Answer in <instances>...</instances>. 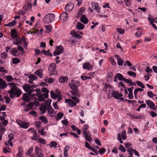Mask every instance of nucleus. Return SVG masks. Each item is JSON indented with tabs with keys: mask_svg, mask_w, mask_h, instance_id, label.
I'll list each match as a JSON object with an SVG mask.
<instances>
[{
	"mask_svg": "<svg viewBox=\"0 0 157 157\" xmlns=\"http://www.w3.org/2000/svg\"><path fill=\"white\" fill-rule=\"evenodd\" d=\"M8 85L11 87L8 93L9 94L11 99H14L15 97H19L22 94L21 90L16 86L15 83L10 82L8 83Z\"/></svg>",
	"mask_w": 157,
	"mask_h": 157,
	"instance_id": "f257e3e1",
	"label": "nucleus"
},
{
	"mask_svg": "<svg viewBox=\"0 0 157 157\" xmlns=\"http://www.w3.org/2000/svg\"><path fill=\"white\" fill-rule=\"evenodd\" d=\"M69 85L70 88L73 90H72L70 91V93L72 95L74 96L77 95L78 93V85H77L75 84L74 81H72L71 83H69Z\"/></svg>",
	"mask_w": 157,
	"mask_h": 157,
	"instance_id": "f03ea898",
	"label": "nucleus"
},
{
	"mask_svg": "<svg viewBox=\"0 0 157 157\" xmlns=\"http://www.w3.org/2000/svg\"><path fill=\"white\" fill-rule=\"evenodd\" d=\"M55 18V16L53 13H50L46 14L43 19V22L46 24H49L52 22Z\"/></svg>",
	"mask_w": 157,
	"mask_h": 157,
	"instance_id": "7ed1b4c3",
	"label": "nucleus"
},
{
	"mask_svg": "<svg viewBox=\"0 0 157 157\" xmlns=\"http://www.w3.org/2000/svg\"><path fill=\"white\" fill-rule=\"evenodd\" d=\"M30 86V85L28 84H25L23 86V88L25 91L27 92L30 96H31V94L34 90V89H31Z\"/></svg>",
	"mask_w": 157,
	"mask_h": 157,
	"instance_id": "20e7f679",
	"label": "nucleus"
},
{
	"mask_svg": "<svg viewBox=\"0 0 157 157\" xmlns=\"http://www.w3.org/2000/svg\"><path fill=\"white\" fill-rule=\"evenodd\" d=\"M17 123L20 127L23 128H27L29 126V124L27 122L18 120H16Z\"/></svg>",
	"mask_w": 157,
	"mask_h": 157,
	"instance_id": "39448f33",
	"label": "nucleus"
},
{
	"mask_svg": "<svg viewBox=\"0 0 157 157\" xmlns=\"http://www.w3.org/2000/svg\"><path fill=\"white\" fill-rule=\"evenodd\" d=\"M56 69V65L55 63H51L49 66L48 71L51 75H53L54 74L55 70Z\"/></svg>",
	"mask_w": 157,
	"mask_h": 157,
	"instance_id": "423d86ee",
	"label": "nucleus"
},
{
	"mask_svg": "<svg viewBox=\"0 0 157 157\" xmlns=\"http://www.w3.org/2000/svg\"><path fill=\"white\" fill-rule=\"evenodd\" d=\"M35 152L39 157H44V155L43 154L42 150L40 147L36 146L35 147Z\"/></svg>",
	"mask_w": 157,
	"mask_h": 157,
	"instance_id": "0eeeda50",
	"label": "nucleus"
},
{
	"mask_svg": "<svg viewBox=\"0 0 157 157\" xmlns=\"http://www.w3.org/2000/svg\"><path fill=\"white\" fill-rule=\"evenodd\" d=\"M146 103L150 109L154 110H156L155 104L152 101L149 100H147L146 101Z\"/></svg>",
	"mask_w": 157,
	"mask_h": 157,
	"instance_id": "6e6552de",
	"label": "nucleus"
},
{
	"mask_svg": "<svg viewBox=\"0 0 157 157\" xmlns=\"http://www.w3.org/2000/svg\"><path fill=\"white\" fill-rule=\"evenodd\" d=\"M10 52L13 56H18L20 55V52H19L17 48H12L10 51Z\"/></svg>",
	"mask_w": 157,
	"mask_h": 157,
	"instance_id": "1a4fd4ad",
	"label": "nucleus"
},
{
	"mask_svg": "<svg viewBox=\"0 0 157 157\" xmlns=\"http://www.w3.org/2000/svg\"><path fill=\"white\" fill-rule=\"evenodd\" d=\"M89 133H90V132L88 131H83V134L85 136L86 140L90 142L91 141L92 139L91 137V135L90 134L89 135Z\"/></svg>",
	"mask_w": 157,
	"mask_h": 157,
	"instance_id": "9d476101",
	"label": "nucleus"
},
{
	"mask_svg": "<svg viewBox=\"0 0 157 157\" xmlns=\"http://www.w3.org/2000/svg\"><path fill=\"white\" fill-rule=\"evenodd\" d=\"M83 68L84 69L91 71L93 67L91 66L89 62H85L83 64Z\"/></svg>",
	"mask_w": 157,
	"mask_h": 157,
	"instance_id": "9b49d317",
	"label": "nucleus"
},
{
	"mask_svg": "<svg viewBox=\"0 0 157 157\" xmlns=\"http://www.w3.org/2000/svg\"><path fill=\"white\" fill-rule=\"evenodd\" d=\"M68 15L67 13L66 12H63L59 17V18L62 22L66 21L68 18Z\"/></svg>",
	"mask_w": 157,
	"mask_h": 157,
	"instance_id": "f8f14e48",
	"label": "nucleus"
},
{
	"mask_svg": "<svg viewBox=\"0 0 157 157\" xmlns=\"http://www.w3.org/2000/svg\"><path fill=\"white\" fill-rule=\"evenodd\" d=\"M30 96L27 93H25L23 95L22 99L24 102H29L30 100Z\"/></svg>",
	"mask_w": 157,
	"mask_h": 157,
	"instance_id": "ddd939ff",
	"label": "nucleus"
},
{
	"mask_svg": "<svg viewBox=\"0 0 157 157\" xmlns=\"http://www.w3.org/2000/svg\"><path fill=\"white\" fill-rule=\"evenodd\" d=\"M114 56L117 58V63L118 66H122L124 63V60L120 58V56L118 55H115Z\"/></svg>",
	"mask_w": 157,
	"mask_h": 157,
	"instance_id": "4468645a",
	"label": "nucleus"
},
{
	"mask_svg": "<svg viewBox=\"0 0 157 157\" xmlns=\"http://www.w3.org/2000/svg\"><path fill=\"white\" fill-rule=\"evenodd\" d=\"M66 103H67L68 105L71 107H73L76 105V103L71 99H66Z\"/></svg>",
	"mask_w": 157,
	"mask_h": 157,
	"instance_id": "2eb2a0df",
	"label": "nucleus"
},
{
	"mask_svg": "<svg viewBox=\"0 0 157 157\" xmlns=\"http://www.w3.org/2000/svg\"><path fill=\"white\" fill-rule=\"evenodd\" d=\"M8 84L2 78H0V88L2 89H4L7 87Z\"/></svg>",
	"mask_w": 157,
	"mask_h": 157,
	"instance_id": "dca6fc26",
	"label": "nucleus"
},
{
	"mask_svg": "<svg viewBox=\"0 0 157 157\" xmlns=\"http://www.w3.org/2000/svg\"><path fill=\"white\" fill-rule=\"evenodd\" d=\"M74 5L72 3H67L65 7V10L66 11H71L73 8Z\"/></svg>",
	"mask_w": 157,
	"mask_h": 157,
	"instance_id": "f3484780",
	"label": "nucleus"
},
{
	"mask_svg": "<svg viewBox=\"0 0 157 157\" xmlns=\"http://www.w3.org/2000/svg\"><path fill=\"white\" fill-rule=\"evenodd\" d=\"M23 148L20 146L18 147V153L16 155V157H21L23 155Z\"/></svg>",
	"mask_w": 157,
	"mask_h": 157,
	"instance_id": "a211bd4d",
	"label": "nucleus"
},
{
	"mask_svg": "<svg viewBox=\"0 0 157 157\" xmlns=\"http://www.w3.org/2000/svg\"><path fill=\"white\" fill-rule=\"evenodd\" d=\"M48 107L46 106L44 104L41 105V106L39 108V110L42 111L41 114H42L46 113V110H47Z\"/></svg>",
	"mask_w": 157,
	"mask_h": 157,
	"instance_id": "6ab92c4d",
	"label": "nucleus"
},
{
	"mask_svg": "<svg viewBox=\"0 0 157 157\" xmlns=\"http://www.w3.org/2000/svg\"><path fill=\"white\" fill-rule=\"evenodd\" d=\"M43 71V69H39L36 71L35 72L34 74L38 76L40 78H42L43 75V74H42Z\"/></svg>",
	"mask_w": 157,
	"mask_h": 157,
	"instance_id": "aec40b11",
	"label": "nucleus"
},
{
	"mask_svg": "<svg viewBox=\"0 0 157 157\" xmlns=\"http://www.w3.org/2000/svg\"><path fill=\"white\" fill-rule=\"evenodd\" d=\"M80 19L81 21L85 24H87L89 21L88 20L84 15H82Z\"/></svg>",
	"mask_w": 157,
	"mask_h": 157,
	"instance_id": "412c9836",
	"label": "nucleus"
},
{
	"mask_svg": "<svg viewBox=\"0 0 157 157\" xmlns=\"http://www.w3.org/2000/svg\"><path fill=\"white\" fill-rule=\"evenodd\" d=\"M68 80V78L67 76H61L59 78V81L60 83H63L66 82Z\"/></svg>",
	"mask_w": 157,
	"mask_h": 157,
	"instance_id": "4be33fe9",
	"label": "nucleus"
},
{
	"mask_svg": "<svg viewBox=\"0 0 157 157\" xmlns=\"http://www.w3.org/2000/svg\"><path fill=\"white\" fill-rule=\"evenodd\" d=\"M76 28L79 30H82L85 27V25L79 22H77L76 25Z\"/></svg>",
	"mask_w": 157,
	"mask_h": 157,
	"instance_id": "5701e85b",
	"label": "nucleus"
},
{
	"mask_svg": "<svg viewBox=\"0 0 157 157\" xmlns=\"http://www.w3.org/2000/svg\"><path fill=\"white\" fill-rule=\"evenodd\" d=\"M123 96V95L122 94H119L115 91H114V93L113 97L115 99H118L121 97H122Z\"/></svg>",
	"mask_w": 157,
	"mask_h": 157,
	"instance_id": "b1692460",
	"label": "nucleus"
},
{
	"mask_svg": "<svg viewBox=\"0 0 157 157\" xmlns=\"http://www.w3.org/2000/svg\"><path fill=\"white\" fill-rule=\"evenodd\" d=\"M113 77V73L111 72H109L107 74L106 77V80L107 82L111 81L112 80V78Z\"/></svg>",
	"mask_w": 157,
	"mask_h": 157,
	"instance_id": "393cba45",
	"label": "nucleus"
},
{
	"mask_svg": "<svg viewBox=\"0 0 157 157\" xmlns=\"http://www.w3.org/2000/svg\"><path fill=\"white\" fill-rule=\"evenodd\" d=\"M50 51L49 50H48L47 51L43 50H42V52L44 55L49 56L51 57L53 56V55L51 52H50Z\"/></svg>",
	"mask_w": 157,
	"mask_h": 157,
	"instance_id": "a878e982",
	"label": "nucleus"
},
{
	"mask_svg": "<svg viewBox=\"0 0 157 157\" xmlns=\"http://www.w3.org/2000/svg\"><path fill=\"white\" fill-rule=\"evenodd\" d=\"M37 96L39 99V101H45L44 98L43 97V94L41 93H39L36 94Z\"/></svg>",
	"mask_w": 157,
	"mask_h": 157,
	"instance_id": "bb28decb",
	"label": "nucleus"
},
{
	"mask_svg": "<svg viewBox=\"0 0 157 157\" xmlns=\"http://www.w3.org/2000/svg\"><path fill=\"white\" fill-rule=\"evenodd\" d=\"M39 119L41 121L42 123H44L45 124H47L48 122V121L46 117L44 116H42L39 118Z\"/></svg>",
	"mask_w": 157,
	"mask_h": 157,
	"instance_id": "cd10ccee",
	"label": "nucleus"
},
{
	"mask_svg": "<svg viewBox=\"0 0 157 157\" xmlns=\"http://www.w3.org/2000/svg\"><path fill=\"white\" fill-rule=\"evenodd\" d=\"M50 95L51 98L53 99H55L59 96V94L55 93L53 90L50 91Z\"/></svg>",
	"mask_w": 157,
	"mask_h": 157,
	"instance_id": "c85d7f7f",
	"label": "nucleus"
},
{
	"mask_svg": "<svg viewBox=\"0 0 157 157\" xmlns=\"http://www.w3.org/2000/svg\"><path fill=\"white\" fill-rule=\"evenodd\" d=\"M64 114L62 113H59L57 114V116L56 117L55 119L57 121L59 120L63 116Z\"/></svg>",
	"mask_w": 157,
	"mask_h": 157,
	"instance_id": "c756f323",
	"label": "nucleus"
},
{
	"mask_svg": "<svg viewBox=\"0 0 157 157\" xmlns=\"http://www.w3.org/2000/svg\"><path fill=\"white\" fill-rule=\"evenodd\" d=\"M56 50H57L59 52H62V53L64 51L63 47L62 45L56 46Z\"/></svg>",
	"mask_w": 157,
	"mask_h": 157,
	"instance_id": "7c9ffc66",
	"label": "nucleus"
},
{
	"mask_svg": "<svg viewBox=\"0 0 157 157\" xmlns=\"http://www.w3.org/2000/svg\"><path fill=\"white\" fill-rule=\"evenodd\" d=\"M20 62L21 61L19 59L14 58H12V62L13 64H17L20 63Z\"/></svg>",
	"mask_w": 157,
	"mask_h": 157,
	"instance_id": "2f4dec72",
	"label": "nucleus"
},
{
	"mask_svg": "<svg viewBox=\"0 0 157 157\" xmlns=\"http://www.w3.org/2000/svg\"><path fill=\"white\" fill-rule=\"evenodd\" d=\"M52 101V100L50 99H48L45 102V105L47 107H51V102Z\"/></svg>",
	"mask_w": 157,
	"mask_h": 157,
	"instance_id": "473e14b6",
	"label": "nucleus"
},
{
	"mask_svg": "<svg viewBox=\"0 0 157 157\" xmlns=\"http://www.w3.org/2000/svg\"><path fill=\"white\" fill-rule=\"evenodd\" d=\"M114 93V91H113L111 90V88H110L108 94V98H110L111 97H113Z\"/></svg>",
	"mask_w": 157,
	"mask_h": 157,
	"instance_id": "72a5a7b5",
	"label": "nucleus"
},
{
	"mask_svg": "<svg viewBox=\"0 0 157 157\" xmlns=\"http://www.w3.org/2000/svg\"><path fill=\"white\" fill-rule=\"evenodd\" d=\"M2 115L0 116V120L2 121L4 120H5L7 116L5 112H2Z\"/></svg>",
	"mask_w": 157,
	"mask_h": 157,
	"instance_id": "f704fd0d",
	"label": "nucleus"
},
{
	"mask_svg": "<svg viewBox=\"0 0 157 157\" xmlns=\"http://www.w3.org/2000/svg\"><path fill=\"white\" fill-rule=\"evenodd\" d=\"M121 135L122 137V138L123 140H125L127 138V136L126 135V131L124 129L122 131V132L121 133Z\"/></svg>",
	"mask_w": 157,
	"mask_h": 157,
	"instance_id": "c9c22d12",
	"label": "nucleus"
},
{
	"mask_svg": "<svg viewBox=\"0 0 157 157\" xmlns=\"http://www.w3.org/2000/svg\"><path fill=\"white\" fill-rule=\"evenodd\" d=\"M38 142L43 144H46V142L45 140L43 138H40L38 139L37 140Z\"/></svg>",
	"mask_w": 157,
	"mask_h": 157,
	"instance_id": "e433bc0d",
	"label": "nucleus"
},
{
	"mask_svg": "<svg viewBox=\"0 0 157 157\" xmlns=\"http://www.w3.org/2000/svg\"><path fill=\"white\" fill-rule=\"evenodd\" d=\"M6 129L3 125H2L1 122H0V131L2 134H3Z\"/></svg>",
	"mask_w": 157,
	"mask_h": 157,
	"instance_id": "4c0bfd02",
	"label": "nucleus"
},
{
	"mask_svg": "<svg viewBox=\"0 0 157 157\" xmlns=\"http://www.w3.org/2000/svg\"><path fill=\"white\" fill-rule=\"evenodd\" d=\"M127 74L133 77V78H135L136 77V74L134 72L129 71L128 72Z\"/></svg>",
	"mask_w": 157,
	"mask_h": 157,
	"instance_id": "58836bf2",
	"label": "nucleus"
},
{
	"mask_svg": "<svg viewBox=\"0 0 157 157\" xmlns=\"http://www.w3.org/2000/svg\"><path fill=\"white\" fill-rule=\"evenodd\" d=\"M116 75H117L119 80L120 81H123V79L124 78L123 77V75L120 73H117Z\"/></svg>",
	"mask_w": 157,
	"mask_h": 157,
	"instance_id": "ea45409f",
	"label": "nucleus"
},
{
	"mask_svg": "<svg viewBox=\"0 0 157 157\" xmlns=\"http://www.w3.org/2000/svg\"><path fill=\"white\" fill-rule=\"evenodd\" d=\"M33 147L29 148L28 150L26 152V155H30L33 152Z\"/></svg>",
	"mask_w": 157,
	"mask_h": 157,
	"instance_id": "a19ab883",
	"label": "nucleus"
},
{
	"mask_svg": "<svg viewBox=\"0 0 157 157\" xmlns=\"http://www.w3.org/2000/svg\"><path fill=\"white\" fill-rule=\"evenodd\" d=\"M28 78H29V80H36L38 78V77L37 76L33 74L31 75H29Z\"/></svg>",
	"mask_w": 157,
	"mask_h": 157,
	"instance_id": "79ce46f5",
	"label": "nucleus"
},
{
	"mask_svg": "<svg viewBox=\"0 0 157 157\" xmlns=\"http://www.w3.org/2000/svg\"><path fill=\"white\" fill-rule=\"evenodd\" d=\"M6 81L8 82H10L13 81V78L11 75H7L6 77Z\"/></svg>",
	"mask_w": 157,
	"mask_h": 157,
	"instance_id": "37998d69",
	"label": "nucleus"
},
{
	"mask_svg": "<svg viewBox=\"0 0 157 157\" xmlns=\"http://www.w3.org/2000/svg\"><path fill=\"white\" fill-rule=\"evenodd\" d=\"M16 42L13 41V44H16L17 45H18L20 44H21V40L20 39H16L15 40Z\"/></svg>",
	"mask_w": 157,
	"mask_h": 157,
	"instance_id": "c03bdc74",
	"label": "nucleus"
},
{
	"mask_svg": "<svg viewBox=\"0 0 157 157\" xmlns=\"http://www.w3.org/2000/svg\"><path fill=\"white\" fill-rule=\"evenodd\" d=\"M137 84L139 86L141 87L142 88H145L144 85L141 82L137 81H136Z\"/></svg>",
	"mask_w": 157,
	"mask_h": 157,
	"instance_id": "a18cd8bd",
	"label": "nucleus"
},
{
	"mask_svg": "<svg viewBox=\"0 0 157 157\" xmlns=\"http://www.w3.org/2000/svg\"><path fill=\"white\" fill-rule=\"evenodd\" d=\"M47 110L48 113L50 114L52 113L54 111V110L51 106V107L50 108L49 107H48Z\"/></svg>",
	"mask_w": 157,
	"mask_h": 157,
	"instance_id": "49530a36",
	"label": "nucleus"
},
{
	"mask_svg": "<svg viewBox=\"0 0 157 157\" xmlns=\"http://www.w3.org/2000/svg\"><path fill=\"white\" fill-rule=\"evenodd\" d=\"M51 145L50 146V147H56L57 145V143L54 141H51L50 143Z\"/></svg>",
	"mask_w": 157,
	"mask_h": 157,
	"instance_id": "de8ad7c7",
	"label": "nucleus"
},
{
	"mask_svg": "<svg viewBox=\"0 0 157 157\" xmlns=\"http://www.w3.org/2000/svg\"><path fill=\"white\" fill-rule=\"evenodd\" d=\"M111 87V86L109 84L107 85L106 83L105 84V86L103 89L104 91L106 92L107 91V89L108 88H110Z\"/></svg>",
	"mask_w": 157,
	"mask_h": 157,
	"instance_id": "09e8293b",
	"label": "nucleus"
},
{
	"mask_svg": "<svg viewBox=\"0 0 157 157\" xmlns=\"http://www.w3.org/2000/svg\"><path fill=\"white\" fill-rule=\"evenodd\" d=\"M147 95L149 97L151 98H152L154 96H156V95L153 94V92L151 91L147 92Z\"/></svg>",
	"mask_w": 157,
	"mask_h": 157,
	"instance_id": "8fccbe9b",
	"label": "nucleus"
},
{
	"mask_svg": "<svg viewBox=\"0 0 157 157\" xmlns=\"http://www.w3.org/2000/svg\"><path fill=\"white\" fill-rule=\"evenodd\" d=\"M34 104L33 102H31L28 103L26 105L30 108V109H32L34 106Z\"/></svg>",
	"mask_w": 157,
	"mask_h": 157,
	"instance_id": "3c124183",
	"label": "nucleus"
},
{
	"mask_svg": "<svg viewBox=\"0 0 157 157\" xmlns=\"http://www.w3.org/2000/svg\"><path fill=\"white\" fill-rule=\"evenodd\" d=\"M119 149L122 152H125L126 151V149L122 145H120Z\"/></svg>",
	"mask_w": 157,
	"mask_h": 157,
	"instance_id": "603ef678",
	"label": "nucleus"
},
{
	"mask_svg": "<svg viewBox=\"0 0 157 157\" xmlns=\"http://www.w3.org/2000/svg\"><path fill=\"white\" fill-rule=\"evenodd\" d=\"M41 92H44V93L48 94L49 93V90L45 87H43L41 89Z\"/></svg>",
	"mask_w": 157,
	"mask_h": 157,
	"instance_id": "864d4df0",
	"label": "nucleus"
},
{
	"mask_svg": "<svg viewBox=\"0 0 157 157\" xmlns=\"http://www.w3.org/2000/svg\"><path fill=\"white\" fill-rule=\"evenodd\" d=\"M124 65V66L128 65V66L130 67L132 66V64L128 60H126L125 61Z\"/></svg>",
	"mask_w": 157,
	"mask_h": 157,
	"instance_id": "5fc2aeb1",
	"label": "nucleus"
},
{
	"mask_svg": "<svg viewBox=\"0 0 157 157\" xmlns=\"http://www.w3.org/2000/svg\"><path fill=\"white\" fill-rule=\"evenodd\" d=\"M117 31L120 34H123L124 32V31L123 29L121 28H117Z\"/></svg>",
	"mask_w": 157,
	"mask_h": 157,
	"instance_id": "6e6d98bb",
	"label": "nucleus"
},
{
	"mask_svg": "<svg viewBox=\"0 0 157 157\" xmlns=\"http://www.w3.org/2000/svg\"><path fill=\"white\" fill-rule=\"evenodd\" d=\"M37 123H35L36 127L37 128V129H39L41 127V123L40 121H36Z\"/></svg>",
	"mask_w": 157,
	"mask_h": 157,
	"instance_id": "4d7b16f0",
	"label": "nucleus"
},
{
	"mask_svg": "<svg viewBox=\"0 0 157 157\" xmlns=\"http://www.w3.org/2000/svg\"><path fill=\"white\" fill-rule=\"evenodd\" d=\"M126 6H129L131 3V0H124Z\"/></svg>",
	"mask_w": 157,
	"mask_h": 157,
	"instance_id": "13d9d810",
	"label": "nucleus"
},
{
	"mask_svg": "<svg viewBox=\"0 0 157 157\" xmlns=\"http://www.w3.org/2000/svg\"><path fill=\"white\" fill-rule=\"evenodd\" d=\"M71 99L73 100H74L77 103H79L80 101V100L77 97L75 96H71Z\"/></svg>",
	"mask_w": 157,
	"mask_h": 157,
	"instance_id": "bf43d9fd",
	"label": "nucleus"
},
{
	"mask_svg": "<svg viewBox=\"0 0 157 157\" xmlns=\"http://www.w3.org/2000/svg\"><path fill=\"white\" fill-rule=\"evenodd\" d=\"M1 57L4 59H6L7 57V55L5 52H3L1 54Z\"/></svg>",
	"mask_w": 157,
	"mask_h": 157,
	"instance_id": "052dcab7",
	"label": "nucleus"
},
{
	"mask_svg": "<svg viewBox=\"0 0 157 157\" xmlns=\"http://www.w3.org/2000/svg\"><path fill=\"white\" fill-rule=\"evenodd\" d=\"M4 98L6 100V103L7 104H9L10 101V99L8 96L4 97Z\"/></svg>",
	"mask_w": 157,
	"mask_h": 157,
	"instance_id": "680f3d73",
	"label": "nucleus"
},
{
	"mask_svg": "<svg viewBox=\"0 0 157 157\" xmlns=\"http://www.w3.org/2000/svg\"><path fill=\"white\" fill-rule=\"evenodd\" d=\"M8 137L10 140H12L14 138V135L13 133H10L8 136Z\"/></svg>",
	"mask_w": 157,
	"mask_h": 157,
	"instance_id": "e2e57ef3",
	"label": "nucleus"
},
{
	"mask_svg": "<svg viewBox=\"0 0 157 157\" xmlns=\"http://www.w3.org/2000/svg\"><path fill=\"white\" fill-rule=\"evenodd\" d=\"M146 71L148 74L150 73L151 72H153L152 69L151 68H150L148 66L147 67Z\"/></svg>",
	"mask_w": 157,
	"mask_h": 157,
	"instance_id": "0e129e2a",
	"label": "nucleus"
},
{
	"mask_svg": "<svg viewBox=\"0 0 157 157\" xmlns=\"http://www.w3.org/2000/svg\"><path fill=\"white\" fill-rule=\"evenodd\" d=\"M128 115H129V117H130L134 119H137L138 118V116L133 115V114H131L129 113Z\"/></svg>",
	"mask_w": 157,
	"mask_h": 157,
	"instance_id": "69168bd1",
	"label": "nucleus"
},
{
	"mask_svg": "<svg viewBox=\"0 0 157 157\" xmlns=\"http://www.w3.org/2000/svg\"><path fill=\"white\" fill-rule=\"evenodd\" d=\"M45 27L46 28V29L48 30L49 31V32H50L51 30L52 29V27L51 25H46L45 26Z\"/></svg>",
	"mask_w": 157,
	"mask_h": 157,
	"instance_id": "338daca9",
	"label": "nucleus"
},
{
	"mask_svg": "<svg viewBox=\"0 0 157 157\" xmlns=\"http://www.w3.org/2000/svg\"><path fill=\"white\" fill-rule=\"evenodd\" d=\"M0 72L7 73L6 70L3 67H0Z\"/></svg>",
	"mask_w": 157,
	"mask_h": 157,
	"instance_id": "774afa93",
	"label": "nucleus"
}]
</instances>
